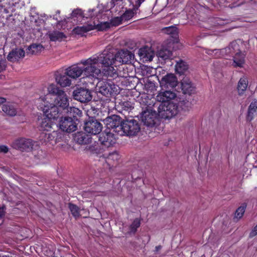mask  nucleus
Returning <instances> with one entry per match:
<instances>
[{"instance_id":"40","label":"nucleus","mask_w":257,"mask_h":257,"mask_svg":"<svg viewBox=\"0 0 257 257\" xmlns=\"http://www.w3.org/2000/svg\"><path fill=\"white\" fill-rule=\"evenodd\" d=\"M69 208L71 211V214L75 218H77V217H79V209L77 205L71 203H69Z\"/></svg>"},{"instance_id":"9","label":"nucleus","mask_w":257,"mask_h":257,"mask_svg":"<svg viewBox=\"0 0 257 257\" xmlns=\"http://www.w3.org/2000/svg\"><path fill=\"white\" fill-rule=\"evenodd\" d=\"M94 62V58L93 59L89 58L82 62L84 65L83 71L84 75L87 76H92L94 77H97L101 74V71L95 66L96 64L99 63Z\"/></svg>"},{"instance_id":"30","label":"nucleus","mask_w":257,"mask_h":257,"mask_svg":"<svg viewBox=\"0 0 257 257\" xmlns=\"http://www.w3.org/2000/svg\"><path fill=\"white\" fill-rule=\"evenodd\" d=\"M2 109L4 113L10 116H15L17 113V108L15 104L7 103L3 105Z\"/></svg>"},{"instance_id":"37","label":"nucleus","mask_w":257,"mask_h":257,"mask_svg":"<svg viewBox=\"0 0 257 257\" xmlns=\"http://www.w3.org/2000/svg\"><path fill=\"white\" fill-rule=\"evenodd\" d=\"M92 27H94L93 30L97 29L99 31H102L106 30L110 28V23L108 22H101L96 24L93 22V24H91Z\"/></svg>"},{"instance_id":"10","label":"nucleus","mask_w":257,"mask_h":257,"mask_svg":"<svg viewBox=\"0 0 257 257\" xmlns=\"http://www.w3.org/2000/svg\"><path fill=\"white\" fill-rule=\"evenodd\" d=\"M123 120L118 115H112L105 119L106 125L107 130L113 129V132L120 135L122 131V126Z\"/></svg>"},{"instance_id":"32","label":"nucleus","mask_w":257,"mask_h":257,"mask_svg":"<svg viewBox=\"0 0 257 257\" xmlns=\"http://www.w3.org/2000/svg\"><path fill=\"white\" fill-rule=\"evenodd\" d=\"M84 17L83 12L80 9H74L71 14L70 16L68 17L67 19H73L74 21H76L78 22H81L82 19Z\"/></svg>"},{"instance_id":"27","label":"nucleus","mask_w":257,"mask_h":257,"mask_svg":"<svg viewBox=\"0 0 257 257\" xmlns=\"http://www.w3.org/2000/svg\"><path fill=\"white\" fill-rule=\"evenodd\" d=\"M245 54L240 52L233 56V62L232 65L234 67H243V64L245 63Z\"/></svg>"},{"instance_id":"13","label":"nucleus","mask_w":257,"mask_h":257,"mask_svg":"<svg viewBox=\"0 0 257 257\" xmlns=\"http://www.w3.org/2000/svg\"><path fill=\"white\" fill-rule=\"evenodd\" d=\"M98 141L101 146L104 148H109L115 143V138L114 134L110 130L106 129L99 136Z\"/></svg>"},{"instance_id":"11","label":"nucleus","mask_w":257,"mask_h":257,"mask_svg":"<svg viewBox=\"0 0 257 257\" xmlns=\"http://www.w3.org/2000/svg\"><path fill=\"white\" fill-rule=\"evenodd\" d=\"M157 114L155 110L147 108L142 112L141 120L147 126L153 127L156 124Z\"/></svg>"},{"instance_id":"16","label":"nucleus","mask_w":257,"mask_h":257,"mask_svg":"<svg viewBox=\"0 0 257 257\" xmlns=\"http://www.w3.org/2000/svg\"><path fill=\"white\" fill-rule=\"evenodd\" d=\"M178 84V80L176 76L172 73L167 74L162 77L160 85L162 87L166 89H172L175 87Z\"/></svg>"},{"instance_id":"50","label":"nucleus","mask_w":257,"mask_h":257,"mask_svg":"<svg viewBox=\"0 0 257 257\" xmlns=\"http://www.w3.org/2000/svg\"><path fill=\"white\" fill-rule=\"evenodd\" d=\"M6 102V99L3 97H0V105Z\"/></svg>"},{"instance_id":"17","label":"nucleus","mask_w":257,"mask_h":257,"mask_svg":"<svg viewBox=\"0 0 257 257\" xmlns=\"http://www.w3.org/2000/svg\"><path fill=\"white\" fill-rule=\"evenodd\" d=\"M91 136L83 131L77 132L73 135V141L76 144L80 145H85L91 142Z\"/></svg>"},{"instance_id":"3","label":"nucleus","mask_w":257,"mask_h":257,"mask_svg":"<svg viewBox=\"0 0 257 257\" xmlns=\"http://www.w3.org/2000/svg\"><path fill=\"white\" fill-rule=\"evenodd\" d=\"M241 52L240 46L236 41H232L229 46L224 49L207 50L206 53L214 58L223 57L226 59L228 57L233 56Z\"/></svg>"},{"instance_id":"6","label":"nucleus","mask_w":257,"mask_h":257,"mask_svg":"<svg viewBox=\"0 0 257 257\" xmlns=\"http://www.w3.org/2000/svg\"><path fill=\"white\" fill-rule=\"evenodd\" d=\"M140 131V126L137 120L134 119L123 120L120 136H135Z\"/></svg>"},{"instance_id":"15","label":"nucleus","mask_w":257,"mask_h":257,"mask_svg":"<svg viewBox=\"0 0 257 257\" xmlns=\"http://www.w3.org/2000/svg\"><path fill=\"white\" fill-rule=\"evenodd\" d=\"M116 62L121 64L132 63L134 59V55L130 51L121 50L115 53Z\"/></svg>"},{"instance_id":"31","label":"nucleus","mask_w":257,"mask_h":257,"mask_svg":"<svg viewBox=\"0 0 257 257\" xmlns=\"http://www.w3.org/2000/svg\"><path fill=\"white\" fill-rule=\"evenodd\" d=\"M119 159V154L117 152H114L109 154L105 159V162L109 166H113L117 164Z\"/></svg>"},{"instance_id":"20","label":"nucleus","mask_w":257,"mask_h":257,"mask_svg":"<svg viewBox=\"0 0 257 257\" xmlns=\"http://www.w3.org/2000/svg\"><path fill=\"white\" fill-rule=\"evenodd\" d=\"M25 52L24 49L17 48L11 51L7 56L9 61L12 62L18 61L20 59L24 57Z\"/></svg>"},{"instance_id":"51","label":"nucleus","mask_w":257,"mask_h":257,"mask_svg":"<svg viewBox=\"0 0 257 257\" xmlns=\"http://www.w3.org/2000/svg\"><path fill=\"white\" fill-rule=\"evenodd\" d=\"M161 248H162L161 245H158V246H156L155 249H156V251H159Z\"/></svg>"},{"instance_id":"43","label":"nucleus","mask_w":257,"mask_h":257,"mask_svg":"<svg viewBox=\"0 0 257 257\" xmlns=\"http://www.w3.org/2000/svg\"><path fill=\"white\" fill-rule=\"evenodd\" d=\"M257 235V224L253 228L249 234V237L251 238Z\"/></svg>"},{"instance_id":"49","label":"nucleus","mask_w":257,"mask_h":257,"mask_svg":"<svg viewBox=\"0 0 257 257\" xmlns=\"http://www.w3.org/2000/svg\"><path fill=\"white\" fill-rule=\"evenodd\" d=\"M70 84V80L67 78H65V86H69Z\"/></svg>"},{"instance_id":"8","label":"nucleus","mask_w":257,"mask_h":257,"mask_svg":"<svg viewBox=\"0 0 257 257\" xmlns=\"http://www.w3.org/2000/svg\"><path fill=\"white\" fill-rule=\"evenodd\" d=\"M102 128V124L94 117H89L84 122V129L88 134L93 135L99 134Z\"/></svg>"},{"instance_id":"36","label":"nucleus","mask_w":257,"mask_h":257,"mask_svg":"<svg viewBox=\"0 0 257 257\" xmlns=\"http://www.w3.org/2000/svg\"><path fill=\"white\" fill-rule=\"evenodd\" d=\"M188 69V65L182 60L178 62L176 65V72L181 75Z\"/></svg>"},{"instance_id":"39","label":"nucleus","mask_w":257,"mask_h":257,"mask_svg":"<svg viewBox=\"0 0 257 257\" xmlns=\"http://www.w3.org/2000/svg\"><path fill=\"white\" fill-rule=\"evenodd\" d=\"M177 103L179 105V110L181 109L185 111H188L191 108V102L188 100H183Z\"/></svg>"},{"instance_id":"1","label":"nucleus","mask_w":257,"mask_h":257,"mask_svg":"<svg viewBox=\"0 0 257 257\" xmlns=\"http://www.w3.org/2000/svg\"><path fill=\"white\" fill-rule=\"evenodd\" d=\"M56 84H52L48 87L49 94L39 98L38 108L43 112L46 117L41 123L40 127L43 131H48L52 128L51 119L57 121V132L64 135V72L59 70L55 73Z\"/></svg>"},{"instance_id":"45","label":"nucleus","mask_w":257,"mask_h":257,"mask_svg":"<svg viewBox=\"0 0 257 257\" xmlns=\"http://www.w3.org/2000/svg\"><path fill=\"white\" fill-rule=\"evenodd\" d=\"M43 135H44V136L45 137V141L46 142H50V141H52L54 139L53 136L49 133L43 134Z\"/></svg>"},{"instance_id":"42","label":"nucleus","mask_w":257,"mask_h":257,"mask_svg":"<svg viewBox=\"0 0 257 257\" xmlns=\"http://www.w3.org/2000/svg\"><path fill=\"white\" fill-rule=\"evenodd\" d=\"M122 21L121 16L114 17L110 20V26H117L121 24Z\"/></svg>"},{"instance_id":"41","label":"nucleus","mask_w":257,"mask_h":257,"mask_svg":"<svg viewBox=\"0 0 257 257\" xmlns=\"http://www.w3.org/2000/svg\"><path fill=\"white\" fill-rule=\"evenodd\" d=\"M141 225V220L139 218H135L130 226V229L131 232L136 233L137 229Z\"/></svg>"},{"instance_id":"52","label":"nucleus","mask_w":257,"mask_h":257,"mask_svg":"<svg viewBox=\"0 0 257 257\" xmlns=\"http://www.w3.org/2000/svg\"><path fill=\"white\" fill-rule=\"evenodd\" d=\"M42 153V151L41 150H39V151H38V153H39V154H40V153H41V154Z\"/></svg>"},{"instance_id":"29","label":"nucleus","mask_w":257,"mask_h":257,"mask_svg":"<svg viewBox=\"0 0 257 257\" xmlns=\"http://www.w3.org/2000/svg\"><path fill=\"white\" fill-rule=\"evenodd\" d=\"M44 47L40 44H32L27 49L26 53L28 55H37L44 50Z\"/></svg>"},{"instance_id":"23","label":"nucleus","mask_w":257,"mask_h":257,"mask_svg":"<svg viewBox=\"0 0 257 257\" xmlns=\"http://www.w3.org/2000/svg\"><path fill=\"white\" fill-rule=\"evenodd\" d=\"M66 70L65 74L74 79L80 77L84 73L83 67H81L77 65L72 66L69 67L68 69H67Z\"/></svg>"},{"instance_id":"5","label":"nucleus","mask_w":257,"mask_h":257,"mask_svg":"<svg viewBox=\"0 0 257 257\" xmlns=\"http://www.w3.org/2000/svg\"><path fill=\"white\" fill-rule=\"evenodd\" d=\"M94 63H98L102 67L114 65L116 67L115 53L112 50H104L100 54L94 58Z\"/></svg>"},{"instance_id":"21","label":"nucleus","mask_w":257,"mask_h":257,"mask_svg":"<svg viewBox=\"0 0 257 257\" xmlns=\"http://www.w3.org/2000/svg\"><path fill=\"white\" fill-rule=\"evenodd\" d=\"M181 89L185 94L189 95L193 94L195 92V87L190 79L184 78L181 81Z\"/></svg>"},{"instance_id":"19","label":"nucleus","mask_w":257,"mask_h":257,"mask_svg":"<svg viewBox=\"0 0 257 257\" xmlns=\"http://www.w3.org/2000/svg\"><path fill=\"white\" fill-rule=\"evenodd\" d=\"M176 96V93L173 91L166 90L159 92L156 96V99L161 103H167L169 102L173 101L172 100L175 98Z\"/></svg>"},{"instance_id":"2","label":"nucleus","mask_w":257,"mask_h":257,"mask_svg":"<svg viewBox=\"0 0 257 257\" xmlns=\"http://www.w3.org/2000/svg\"><path fill=\"white\" fill-rule=\"evenodd\" d=\"M68 99L65 97V133H70L77 129L82 111L74 106L67 105Z\"/></svg>"},{"instance_id":"7","label":"nucleus","mask_w":257,"mask_h":257,"mask_svg":"<svg viewBox=\"0 0 257 257\" xmlns=\"http://www.w3.org/2000/svg\"><path fill=\"white\" fill-rule=\"evenodd\" d=\"M114 84L113 82L100 81L96 85V91L97 96L102 99V96L109 97L114 91Z\"/></svg>"},{"instance_id":"34","label":"nucleus","mask_w":257,"mask_h":257,"mask_svg":"<svg viewBox=\"0 0 257 257\" xmlns=\"http://www.w3.org/2000/svg\"><path fill=\"white\" fill-rule=\"evenodd\" d=\"M48 35L52 41H61L64 37L63 33L59 31L49 32Z\"/></svg>"},{"instance_id":"24","label":"nucleus","mask_w":257,"mask_h":257,"mask_svg":"<svg viewBox=\"0 0 257 257\" xmlns=\"http://www.w3.org/2000/svg\"><path fill=\"white\" fill-rule=\"evenodd\" d=\"M158 58L163 60L171 59L173 57V52L171 47L163 46L157 53Z\"/></svg>"},{"instance_id":"25","label":"nucleus","mask_w":257,"mask_h":257,"mask_svg":"<svg viewBox=\"0 0 257 257\" xmlns=\"http://www.w3.org/2000/svg\"><path fill=\"white\" fill-rule=\"evenodd\" d=\"M257 112V100L252 101L249 104L246 117V120L251 121Z\"/></svg>"},{"instance_id":"12","label":"nucleus","mask_w":257,"mask_h":257,"mask_svg":"<svg viewBox=\"0 0 257 257\" xmlns=\"http://www.w3.org/2000/svg\"><path fill=\"white\" fill-rule=\"evenodd\" d=\"M34 142L30 139L20 138L12 143V147L22 151H29L33 149Z\"/></svg>"},{"instance_id":"26","label":"nucleus","mask_w":257,"mask_h":257,"mask_svg":"<svg viewBox=\"0 0 257 257\" xmlns=\"http://www.w3.org/2000/svg\"><path fill=\"white\" fill-rule=\"evenodd\" d=\"M94 27L91 26V24H88L86 25H83L81 27L77 26L75 27L72 32L74 34L80 35L81 37L85 36V34L88 32L93 30Z\"/></svg>"},{"instance_id":"14","label":"nucleus","mask_w":257,"mask_h":257,"mask_svg":"<svg viewBox=\"0 0 257 257\" xmlns=\"http://www.w3.org/2000/svg\"><path fill=\"white\" fill-rule=\"evenodd\" d=\"M74 98L81 102H87L92 99L91 92L87 89L80 87L73 92Z\"/></svg>"},{"instance_id":"46","label":"nucleus","mask_w":257,"mask_h":257,"mask_svg":"<svg viewBox=\"0 0 257 257\" xmlns=\"http://www.w3.org/2000/svg\"><path fill=\"white\" fill-rule=\"evenodd\" d=\"M9 151V148L5 145L0 146V153L6 154Z\"/></svg>"},{"instance_id":"54","label":"nucleus","mask_w":257,"mask_h":257,"mask_svg":"<svg viewBox=\"0 0 257 257\" xmlns=\"http://www.w3.org/2000/svg\"><path fill=\"white\" fill-rule=\"evenodd\" d=\"M37 158H38V159H40V156H38Z\"/></svg>"},{"instance_id":"47","label":"nucleus","mask_w":257,"mask_h":257,"mask_svg":"<svg viewBox=\"0 0 257 257\" xmlns=\"http://www.w3.org/2000/svg\"><path fill=\"white\" fill-rule=\"evenodd\" d=\"M6 67V62L4 61L0 60V72L5 70Z\"/></svg>"},{"instance_id":"4","label":"nucleus","mask_w":257,"mask_h":257,"mask_svg":"<svg viewBox=\"0 0 257 257\" xmlns=\"http://www.w3.org/2000/svg\"><path fill=\"white\" fill-rule=\"evenodd\" d=\"M179 112V105L174 101L167 103H160L158 107V115L165 119L173 117Z\"/></svg>"},{"instance_id":"33","label":"nucleus","mask_w":257,"mask_h":257,"mask_svg":"<svg viewBox=\"0 0 257 257\" xmlns=\"http://www.w3.org/2000/svg\"><path fill=\"white\" fill-rule=\"evenodd\" d=\"M248 85V81L246 78L243 77L241 78L238 81L237 85V90L239 95L243 94L246 90Z\"/></svg>"},{"instance_id":"44","label":"nucleus","mask_w":257,"mask_h":257,"mask_svg":"<svg viewBox=\"0 0 257 257\" xmlns=\"http://www.w3.org/2000/svg\"><path fill=\"white\" fill-rule=\"evenodd\" d=\"M122 107L125 110H128L132 107L130 102L128 101L123 102L122 103Z\"/></svg>"},{"instance_id":"35","label":"nucleus","mask_w":257,"mask_h":257,"mask_svg":"<svg viewBox=\"0 0 257 257\" xmlns=\"http://www.w3.org/2000/svg\"><path fill=\"white\" fill-rule=\"evenodd\" d=\"M164 33L171 35L173 38H176L178 36V29L175 26L166 27L163 29Z\"/></svg>"},{"instance_id":"48","label":"nucleus","mask_w":257,"mask_h":257,"mask_svg":"<svg viewBox=\"0 0 257 257\" xmlns=\"http://www.w3.org/2000/svg\"><path fill=\"white\" fill-rule=\"evenodd\" d=\"M5 208L4 206L0 207V217H2L5 213Z\"/></svg>"},{"instance_id":"22","label":"nucleus","mask_w":257,"mask_h":257,"mask_svg":"<svg viewBox=\"0 0 257 257\" xmlns=\"http://www.w3.org/2000/svg\"><path fill=\"white\" fill-rule=\"evenodd\" d=\"M139 55L144 61H151L154 57V52L148 47L139 49Z\"/></svg>"},{"instance_id":"28","label":"nucleus","mask_w":257,"mask_h":257,"mask_svg":"<svg viewBox=\"0 0 257 257\" xmlns=\"http://www.w3.org/2000/svg\"><path fill=\"white\" fill-rule=\"evenodd\" d=\"M104 149V147L103 146L97 143L89 146L86 148V151L91 154L101 156V154H102Z\"/></svg>"},{"instance_id":"18","label":"nucleus","mask_w":257,"mask_h":257,"mask_svg":"<svg viewBox=\"0 0 257 257\" xmlns=\"http://www.w3.org/2000/svg\"><path fill=\"white\" fill-rule=\"evenodd\" d=\"M102 79L109 82L118 77V73L116 70L114 68L113 65L106 66L102 67Z\"/></svg>"},{"instance_id":"53","label":"nucleus","mask_w":257,"mask_h":257,"mask_svg":"<svg viewBox=\"0 0 257 257\" xmlns=\"http://www.w3.org/2000/svg\"><path fill=\"white\" fill-rule=\"evenodd\" d=\"M3 257H9V256L5 255V256H3Z\"/></svg>"},{"instance_id":"38","label":"nucleus","mask_w":257,"mask_h":257,"mask_svg":"<svg viewBox=\"0 0 257 257\" xmlns=\"http://www.w3.org/2000/svg\"><path fill=\"white\" fill-rule=\"evenodd\" d=\"M247 207L246 203H243L237 208L234 214V217L237 219H240L243 216Z\"/></svg>"}]
</instances>
